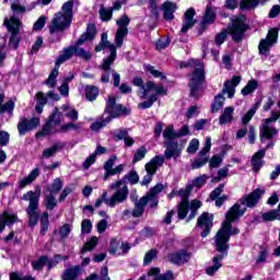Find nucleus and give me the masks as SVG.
<instances>
[{"instance_id": "obj_1", "label": "nucleus", "mask_w": 280, "mask_h": 280, "mask_svg": "<svg viewBox=\"0 0 280 280\" xmlns=\"http://www.w3.org/2000/svg\"><path fill=\"white\" fill-rule=\"evenodd\" d=\"M231 21L232 23L228 25V30H223L215 35V45H224V40H226L228 34L232 36V40L234 43H242V40H244L246 32H249L250 30V25L246 24V15L241 13L237 16H234Z\"/></svg>"}, {"instance_id": "obj_2", "label": "nucleus", "mask_w": 280, "mask_h": 280, "mask_svg": "<svg viewBox=\"0 0 280 280\" xmlns=\"http://www.w3.org/2000/svg\"><path fill=\"white\" fill-rule=\"evenodd\" d=\"M62 12L55 13L48 30L49 34H56V32H65L71 27L73 23V0H68L61 7Z\"/></svg>"}, {"instance_id": "obj_3", "label": "nucleus", "mask_w": 280, "mask_h": 280, "mask_svg": "<svg viewBox=\"0 0 280 280\" xmlns=\"http://www.w3.org/2000/svg\"><path fill=\"white\" fill-rule=\"evenodd\" d=\"M42 190L37 186L34 190H28L22 196V200H28V207L26 208V213L28 215V226L34 229L40 221V212L38 211V202L40 200Z\"/></svg>"}, {"instance_id": "obj_4", "label": "nucleus", "mask_w": 280, "mask_h": 280, "mask_svg": "<svg viewBox=\"0 0 280 280\" xmlns=\"http://www.w3.org/2000/svg\"><path fill=\"white\" fill-rule=\"evenodd\" d=\"M188 89L189 97L194 100H200V92L205 84H207V72L205 68H195L192 73L188 74Z\"/></svg>"}, {"instance_id": "obj_5", "label": "nucleus", "mask_w": 280, "mask_h": 280, "mask_svg": "<svg viewBox=\"0 0 280 280\" xmlns=\"http://www.w3.org/2000/svg\"><path fill=\"white\" fill-rule=\"evenodd\" d=\"M62 187H65V182L62 178L56 177L51 184H48L44 187L45 194V207L48 211H54L56 207H58V201L56 200V196L62 191Z\"/></svg>"}, {"instance_id": "obj_6", "label": "nucleus", "mask_w": 280, "mask_h": 280, "mask_svg": "<svg viewBox=\"0 0 280 280\" xmlns=\"http://www.w3.org/2000/svg\"><path fill=\"white\" fill-rule=\"evenodd\" d=\"M4 25L8 32L11 34L9 38V46L15 50L19 49V45H21V37L18 36L21 34V20L13 15L10 18V20H4Z\"/></svg>"}, {"instance_id": "obj_7", "label": "nucleus", "mask_w": 280, "mask_h": 280, "mask_svg": "<svg viewBox=\"0 0 280 280\" xmlns=\"http://www.w3.org/2000/svg\"><path fill=\"white\" fill-rule=\"evenodd\" d=\"M192 254L187 250V248H182L170 253L167 255V261L173 266H185V264H189L191 261Z\"/></svg>"}, {"instance_id": "obj_8", "label": "nucleus", "mask_w": 280, "mask_h": 280, "mask_svg": "<svg viewBox=\"0 0 280 280\" xmlns=\"http://www.w3.org/2000/svg\"><path fill=\"white\" fill-rule=\"evenodd\" d=\"M266 194V189L256 188L250 194L244 195L240 202L241 205L247 207L248 209H255L257 205H259V201L261 198H264V195Z\"/></svg>"}, {"instance_id": "obj_9", "label": "nucleus", "mask_w": 280, "mask_h": 280, "mask_svg": "<svg viewBox=\"0 0 280 280\" xmlns=\"http://www.w3.org/2000/svg\"><path fill=\"white\" fill-rule=\"evenodd\" d=\"M213 214L209 212H202L197 219V226L199 229H203L200 233V236L205 240V237H209L211 234V229H213Z\"/></svg>"}, {"instance_id": "obj_10", "label": "nucleus", "mask_w": 280, "mask_h": 280, "mask_svg": "<svg viewBox=\"0 0 280 280\" xmlns=\"http://www.w3.org/2000/svg\"><path fill=\"white\" fill-rule=\"evenodd\" d=\"M38 126H40V118L33 117L27 119L25 117H21L18 122V131L20 137H25L30 130H35V128H38Z\"/></svg>"}, {"instance_id": "obj_11", "label": "nucleus", "mask_w": 280, "mask_h": 280, "mask_svg": "<svg viewBox=\"0 0 280 280\" xmlns=\"http://www.w3.org/2000/svg\"><path fill=\"white\" fill-rule=\"evenodd\" d=\"M58 117V107H55V109L52 110V113L49 115L48 120L46 121V124L42 127V130L38 131L35 135L36 139H40V137H47V135H51L54 132H58V131H54L51 132V125L54 124L55 126H60L61 120Z\"/></svg>"}, {"instance_id": "obj_12", "label": "nucleus", "mask_w": 280, "mask_h": 280, "mask_svg": "<svg viewBox=\"0 0 280 280\" xmlns=\"http://www.w3.org/2000/svg\"><path fill=\"white\" fill-rule=\"evenodd\" d=\"M115 60H117V49L109 50V56L104 58L102 63L104 73L101 77V82H103V84H108V82H110V67Z\"/></svg>"}, {"instance_id": "obj_13", "label": "nucleus", "mask_w": 280, "mask_h": 280, "mask_svg": "<svg viewBox=\"0 0 280 280\" xmlns=\"http://www.w3.org/2000/svg\"><path fill=\"white\" fill-rule=\"evenodd\" d=\"M109 102L114 103L112 110H114L116 119H119V117H129V115H132V108L126 107L120 103L117 104V97L109 95L106 103L109 104Z\"/></svg>"}, {"instance_id": "obj_14", "label": "nucleus", "mask_w": 280, "mask_h": 280, "mask_svg": "<svg viewBox=\"0 0 280 280\" xmlns=\"http://www.w3.org/2000/svg\"><path fill=\"white\" fill-rule=\"evenodd\" d=\"M233 222L230 219H225L223 223L221 224V229L217 232L214 236V242H215V248L221 245L224 238L229 235V232L233 229Z\"/></svg>"}, {"instance_id": "obj_15", "label": "nucleus", "mask_w": 280, "mask_h": 280, "mask_svg": "<svg viewBox=\"0 0 280 280\" xmlns=\"http://www.w3.org/2000/svg\"><path fill=\"white\" fill-rule=\"evenodd\" d=\"M130 190L128 186L125 185L122 188L118 189L110 198H109V207L114 208L121 202H126L128 200V196Z\"/></svg>"}, {"instance_id": "obj_16", "label": "nucleus", "mask_w": 280, "mask_h": 280, "mask_svg": "<svg viewBox=\"0 0 280 280\" xmlns=\"http://www.w3.org/2000/svg\"><path fill=\"white\" fill-rule=\"evenodd\" d=\"M196 16V9L189 8L184 13V23L182 26V34H187L194 25H196V20L194 19Z\"/></svg>"}, {"instance_id": "obj_17", "label": "nucleus", "mask_w": 280, "mask_h": 280, "mask_svg": "<svg viewBox=\"0 0 280 280\" xmlns=\"http://www.w3.org/2000/svg\"><path fill=\"white\" fill-rule=\"evenodd\" d=\"M161 10L163 12L164 21H174V13L178 10V4H176V2L165 1L161 5Z\"/></svg>"}, {"instance_id": "obj_18", "label": "nucleus", "mask_w": 280, "mask_h": 280, "mask_svg": "<svg viewBox=\"0 0 280 280\" xmlns=\"http://www.w3.org/2000/svg\"><path fill=\"white\" fill-rule=\"evenodd\" d=\"M244 213H246V208L242 209V205L236 202L225 213V220L236 222V220L243 218Z\"/></svg>"}, {"instance_id": "obj_19", "label": "nucleus", "mask_w": 280, "mask_h": 280, "mask_svg": "<svg viewBox=\"0 0 280 280\" xmlns=\"http://www.w3.org/2000/svg\"><path fill=\"white\" fill-rule=\"evenodd\" d=\"M97 36V26L94 23H89L85 33L78 38L77 45H83L86 40H93Z\"/></svg>"}, {"instance_id": "obj_20", "label": "nucleus", "mask_w": 280, "mask_h": 280, "mask_svg": "<svg viewBox=\"0 0 280 280\" xmlns=\"http://www.w3.org/2000/svg\"><path fill=\"white\" fill-rule=\"evenodd\" d=\"M16 220H19L16 214H10V212L3 211L0 214V233L5 231V226H13V224H16Z\"/></svg>"}, {"instance_id": "obj_21", "label": "nucleus", "mask_w": 280, "mask_h": 280, "mask_svg": "<svg viewBox=\"0 0 280 280\" xmlns=\"http://www.w3.org/2000/svg\"><path fill=\"white\" fill-rule=\"evenodd\" d=\"M166 150L164 152L167 161L172 160L173 156H180V150L178 149V141L167 140L164 142Z\"/></svg>"}, {"instance_id": "obj_22", "label": "nucleus", "mask_w": 280, "mask_h": 280, "mask_svg": "<svg viewBox=\"0 0 280 280\" xmlns=\"http://www.w3.org/2000/svg\"><path fill=\"white\" fill-rule=\"evenodd\" d=\"M232 235H240V229L238 228L231 229L228 235L223 238L222 245L218 246L217 248L218 253H221V255H229V248H231V246L229 245V242H231Z\"/></svg>"}, {"instance_id": "obj_23", "label": "nucleus", "mask_w": 280, "mask_h": 280, "mask_svg": "<svg viewBox=\"0 0 280 280\" xmlns=\"http://www.w3.org/2000/svg\"><path fill=\"white\" fill-rule=\"evenodd\" d=\"M104 49H109V51L117 49V46H115V44H112L108 40V33H106V32H103L101 34V40H100L98 45L95 46L94 51H96L98 54L100 51H104Z\"/></svg>"}, {"instance_id": "obj_24", "label": "nucleus", "mask_w": 280, "mask_h": 280, "mask_svg": "<svg viewBox=\"0 0 280 280\" xmlns=\"http://www.w3.org/2000/svg\"><path fill=\"white\" fill-rule=\"evenodd\" d=\"M145 86H147V90L142 92L143 97L148 95L149 91H155L154 95H156V97H159V95H167V90L165 89V86L156 85L154 81H147Z\"/></svg>"}, {"instance_id": "obj_25", "label": "nucleus", "mask_w": 280, "mask_h": 280, "mask_svg": "<svg viewBox=\"0 0 280 280\" xmlns=\"http://www.w3.org/2000/svg\"><path fill=\"white\" fill-rule=\"evenodd\" d=\"M266 156V150H259L252 156L253 172H259L264 167V158Z\"/></svg>"}, {"instance_id": "obj_26", "label": "nucleus", "mask_w": 280, "mask_h": 280, "mask_svg": "<svg viewBox=\"0 0 280 280\" xmlns=\"http://www.w3.org/2000/svg\"><path fill=\"white\" fill-rule=\"evenodd\" d=\"M75 49H77V42L74 43V45L63 48V54L59 55L56 59L58 65H63V62H67V60H71V58L75 56Z\"/></svg>"}, {"instance_id": "obj_27", "label": "nucleus", "mask_w": 280, "mask_h": 280, "mask_svg": "<svg viewBox=\"0 0 280 280\" xmlns=\"http://www.w3.org/2000/svg\"><path fill=\"white\" fill-rule=\"evenodd\" d=\"M3 100H5V94H0V115H4V113L13 115L16 103L11 98L3 104Z\"/></svg>"}, {"instance_id": "obj_28", "label": "nucleus", "mask_w": 280, "mask_h": 280, "mask_svg": "<svg viewBox=\"0 0 280 280\" xmlns=\"http://www.w3.org/2000/svg\"><path fill=\"white\" fill-rule=\"evenodd\" d=\"M277 135H279L277 128L265 125L259 132L260 142L266 143V139L270 141L272 138L277 137Z\"/></svg>"}, {"instance_id": "obj_29", "label": "nucleus", "mask_w": 280, "mask_h": 280, "mask_svg": "<svg viewBox=\"0 0 280 280\" xmlns=\"http://www.w3.org/2000/svg\"><path fill=\"white\" fill-rule=\"evenodd\" d=\"M40 176V168H34L28 176L22 178L19 182V189H25L27 185H32V182H34L36 178Z\"/></svg>"}, {"instance_id": "obj_30", "label": "nucleus", "mask_w": 280, "mask_h": 280, "mask_svg": "<svg viewBox=\"0 0 280 280\" xmlns=\"http://www.w3.org/2000/svg\"><path fill=\"white\" fill-rule=\"evenodd\" d=\"M235 108L233 106L225 107L223 113L219 117L220 126H225V124H231L233 121V113Z\"/></svg>"}, {"instance_id": "obj_31", "label": "nucleus", "mask_w": 280, "mask_h": 280, "mask_svg": "<svg viewBox=\"0 0 280 280\" xmlns=\"http://www.w3.org/2000/svg\"><path fill=\"white\" fill-rule=\"evenodd\" d=\"M113 106H115V103L113 101H109L108 103H106L105 108H104V115H108L106 118H104L103 124L104 126H108V124H110V121H113V119H117V116H115L114 110H113Z\"/></svg>"}, {"instance_id": "obj_32", "label": "nucleus", "mask_w": 280, "mask_h": 280, "mask_svg": "<svg viewBox=\"0 0 280 280\" xmlns=\"http://www.w3.org/2000/svg\"><path fill=\"white\" fill-rule=\"evenodd\" d=\"M36 105H35V110L38 113V115H42L48 100L47 96L45 95L44 92H37L36 95Z\"/></svg>"}, {"instance_id": "obj_33", "label": "nucleus", "mask_w": 280, "mask_h": 280, "mask_svg": "<svg viewBox=\"0 0 280 280\" xmlns=\"http://www.w3.org/2000/svg\"><path fill=\"white\" fill-rule=\"evenodd\" d=\"M217 20H218V13H215V11L211 5H207L202 21L205 23H208L209 25H213V23H215Z\"/></svg>"}, {"instance_id": "obj_34", "label": "nucleus", "mask_w": 280, "mask_h": 280, "mask_svg": "<svg viewBox=\"0 0 280 280\" xmlns=\"http://www.w3.org/2000/svg\"><path fill=\"white\" fill-rule=\"evenodd\" d=\"M39 224H40L39 234L47 235V233L49 231V212L48 211H44L42 213L40 219H39Z\"/></svg>"}, {"instance_id": "obj_35", "label": "nucleus", "mask_w": 280, "mask_h": 280, "mask_svg": "<svg viewBox=\"0 0 280 280\" xmlns=\"http://www.w3.org/2000/svg\"><path fill=\"white\" fill-rule=\"evenodd\" d=\"M259 88V82L255 79H250L247 84L241 90L242 95L246 97L247 95L253 94L254 91H257Z\"/></svg>"}, {"instance_id": "obj_36", "label": "nucleus", "mask_w": 280, "mask_h": 280, "mask_svg": "<svg viewBox=\"0 0 280 280\" xmlns=\"http://www.w3.org/2000/svg\"><path fill=\"white\" fill-rule=\"evenodd\" d=\"M226 98L224 97V94H218L214 97V102L210 105L211 113H218L224 108V101Z\"/></svg>"}, {"instance_id": "obj_37", "label": "nucleus", "mask_w": 280, "mask_h": 280, "mask_svg": "<svg viewBox=\"0 0 280 280\" xmlns=\"http://www.w3.org/2000/svg\"><path fill=\"white\" fill-rule=\"evenodd\" d=\"M98 244L100 238H97V236H92L88 242L84 243L83 247L81 248V255L91 253V250L96 248Z\"/></svg>"}, {"instance_id": "obj_38", "label": "nucleus", "mask_w": 280, "mask_h": 280, "mask_svg": "<svg viewBox=\"0 0 280 280\" xmlns=\"http://www.w3.org/2000/svg\"><path fill=\"white\" fill-rule=\"evenodd\" d=\"M191 191H194V185L187 184L186 188H182L176 191L177 196H180L182 200L179 202L189 203V196H191Z\"/></svg>"}, {"instance_id": "obj_39", "label": "nucleus", "mask_w": 280, "mask_h": 280, "mask_svg": "<svg viewBox=\"0 0 280 280\" xmlns=\"http://www.w3.org/2000/svg\"><path fill=\"white\" fill-rule=\"evenodd\" d=\"M100 95V89L95 85H88L85 88V98L88 102H95Z\"/></svg>"}, {"instance_id": "obj_40", "label": "nucleus", "mask_w": 280, "mask_h": 280, "mask_svg": "<svg viewBox=\"0 0 280 280\" xmlns=\"http://www.w3.org/2000/svg\"><path fill=\"white\" fill-rule=\"evenodd\" d=\"M77 58H81V60H84L85 62H89L91 58H93V54L91 51H86V49L82 48V45L78 44L77 39V49H75V55Z\"/></svg>"}, {"instance_id": "obj_41", "label": "nucleus", "mask_w": 280, "mask_h": 280, "mask_svg": "<svg viewBox=\"0 0 280 280\" xmlns=\"http://www.w3.org/2000/svg\"><path fill=\"white\" fill-rule=\"evenodd\" d=\"M266 1H268V0H252L249 2H246V1L242 0L241 3H240V9L242 11L255 10V8H257V5H259V3L261 5H264V3H266Z\"/></svg>"}, {"instance_id": "obj_42", "label": "nucleus", "mask_w": 280, "mask_h": 280, "mask_svg": "<svg viewBox=\"0 0 280 280\" xmlns=\"http://www.w3.org/2000/svg\"><path fill=\"white\" fill-rule=\"evenodd\" d=\"M81 268L80 266H74L72 268H68L66 269L65 273H63V280H75L78 279V276L81 272Z\"/></svg>"}, {"instance_id": "obj_43", "label": "nucleus", "mask_w": 280, "mask_h": 280, "mask_svg": "<svg viewBox=\"0 0 280 280\" xmlns=\"http://www.w3.org/2000/svg\"><path fill=\"white\" fill-rule=\"evenodd\" d=\"M128 36V28H119L115 34V47H121L124 45V38Z\"/></svg>"}, {"instance_id": "obj_44", "label": "nucleus", "mask_w": 280, "mask_h": 280, "mask_svg": "<svg viewBox=\"0 0 280 280\" xmlns=\"http://www.w3.org/2000/svg\"><path fill=\"white\" fill-rule=\"evenodd\" d=\"M262 222H275V220H278L280 222V214L277 211V209L269 210L267 212H264L261 214Z\"/></svg>"}, {"instance_id": "obj_45", "label": "nucleus", "mask_w": 280, "mask_h": 280, "mask_svg": "<svg viewBox=\"0 0 280 280\" xmlns=\"http://www.w3.org/2000/svg\"><path fill=\"white\" fill-rule=\"evenodd\" d=\"M272 43H270L268 39H260L258 45V52L260 56H267L270 54V49L272 47Z\"/></svg>"}, {"instance_id": "obj_46", "label": "nucleus", "mask_w": 280, "mask_h": 280, "mask_svg": "<svg viewBox=\"0 0 280 280\" xmlns=\"http://www.w3.org/2000/svg\"><path fill=\"white\" fill-rule=\"evenodd\" d=\"M222 155H213L210 159L209 168L214 170L215 167H220L222 165V161L224 160V154H226V150L221 151Z\"/></svg>"}, {"instance_id": "obj_47", "label": "nucleus", "mask_w": 280, "mask_h": 280, "mask_svg": "<svg viewBox=\"0 0 280 280\" xmlns=\"http://www.w3.org/2000/svg\"><path fill=\"white\" fill-rule=\"evenodd\" d=\"M48 261H49V257L48 256H40L37 260H33L31 262V266H32L33 270L40 271V270H43V268H45V265Z\"/></svg>"}, {"instance_id": "obj_48", "label": "nucleus", "mask_w": 280, "mask_h": 280, "mask_svg": "<svg viewBox=\"0 0 280 280\" xmlns=\"http://www.w3.org/2000/svg\"><path fill=\"white\" fill-rule=\"evenodd\" d=\"M189 214V203L179 202L177 206V218L178 220H185Z\"/></svg>"}, {"instance_id": "obj_49", "label": "nucleus", "mask_w": 280, "mask_h": 280, "mask_svg": "<svg viewBox=\"0 0 280 280\" xmlns=\"http://www.w3.org/2000/svg\"><path fill=\"white\" fill-rule=\"evenodd\" d=\"M144 71H147V73H151L153 78H160V80L162 81L167 80V77L163 74V72H161L160 70H155L154 66L152 65L144 66Z\"/></svg>"}, {"instance_id": "obj_50", "label": "nucleus", "mask_w": 280, "mask_h": 280, "mask_svg": "<svg viewBox=\"0 0 280 280\" xmlns=\"http://www.w3.org/2000/svg\"><path fill=\"white\" fill-rule=\"evenodd\" d=\"M154 102H159V97L156 96V94H151V96L147 101L138 104V108H141L142 110L152 108Z\"/></svg>"}, {"instance_id": "obj_51", "label": "nucleus", "mask_w": 280, "mask_h": 280, "mask_svg": "<svg viewBox=\"0 0 280 280\" xmlns=\"http://www.w3.org/2000/svg\"><path fill=\"white\" fill-rule=\"evenodd\" d=\"M145 154H148V149L142 145L133 154L132 163H139V161H143L145 159Z\"/></svg>"}, {"instance_id": "obj_52", "label": "nucleus", "mask_w": 280, "mask_h": 280, "mask_svg": "<svg viewBox=\"0 0 280 280\" xmlns=\"http://www.w3.org/2000/svg\"><path fill=\"white\" fill-rule=\"evenodd\" d=\"M172 45V39L170 37L166 38H159L155 42V49L156 51H163V49H167Z\"/></svg>"}, {"instance_id": "obj_53", "label": "nucleus", "mask_w": 280, "mask_h": 280, "mask_svg": "<svg viewBox=\"0 0 280 280\" xmlns=\"http://www.w3.org/2000/svg\"><path fill=\"white\" fill-rule=\"evenodd\" d=\"M163 138L167 141H174V139H178L177 132L174 131V126H167L163 131Z\"/></svg>"}, {"instance_id": "obj_54", "label": "nucleus", "mask_w": 280, "mask_h": 280, "mask_svg": "<svg viewBox=\"0 0 280 280\" xmlns=\"http://www.w3.org/2000/svg\"><path fill=\"white\" fill-rule=\"evenodd\" d=\"M101 21L108 22L113 19V8L106 9L104 5L100 9Z\"/></svg>"}, {"instance_id": "obj_55", "label": "nucleus", "mask_w": 280, "mask_h": 280, "mask_svg": "<svg viewBox=\"0 0 280 280\" xmlns=\"http://www.w3.org/2000/svg\"><path fill=\"white\" fill-rule=\"evenodd\" d=\"M208 178H209V175H207V174L196 177L192 180V184H190V185H192V189H194V187H197V189H201V187H205V185H207Z\"/></svg>"}, {"instance_id": "obj_56", "label": "nucleus", "mask_w": 280, "mask_h": 280, "mask_svg": "<svg viewBox=\"0 0 280 280\" xmlns=\"http://www.w3.org/2000/svg\"><path fill=\"white\" fill-rule=\"evenodd\" d=\"M60 148V145L54 144L52 147L45 149L42 153L43 159H51V156H54V154H56Z\"/></svg>"}, {"instance_id": "obj_57", "label": "nucleus", "mask_w": 280, "mask_h": 280, "mask_svg": "<svg viewBox=\"0 0 280 280\" xmlns=\"http://www.w3.org/2000/svg\"><path fill=\"white\" fill-rule=\"evenodd\" d=\"M163 189H165V186H163V184L159 183L155 186H153L152 188H150V190L147 192L149 195V197L154 200V198H156V196H159V194H161V191H163Z\"/></svg>"}, {"instance_id": "obj_58", "label": "nucleus", "mask_w": 280, "mask_h": 280, "mask_svg": "<svg viewBox=\"0 0 280 280\" xmlns=\"http://www.w3.org/2000/svg\"><path fill=\"white\" fill-rule=\"evenodd\" d=\"M265 40H268L269 43L275 45V43H277V40H279V28L273 27V28L269 30V32L267 34V38H265Z\"/></svg>"}, {"instance_id": "obj_59", "label": "nucleus", "mask_w": 280, "mask_h": 280, "mask_svg": "<svg viewBox=\"0 0 280 280\" xmlns=\"http://www.w3.org/2000/svg\"><path fill=\"white\" fill-rule=\"evenodd\" d=\"M159 255V250L156 249H150L145 253L143 265L148 266L149 264H152V260L156 259V256Z\"/></svg>"}, {"instance_id": "obj_60", "label": "nucleus", "mask_w": 280, "mask_h": 280, "mask_svg": "<svg viewBox=\"0 0 280 280\" xmlns=\"http://www.w3.org/2000/svg\"><path fill=\"white\" fill-rule=\"evenodd\" d=\"M199 148H200V140L194 138L189 142L186 152H188V154H196V152H198Z\"/></svg>"}, {"instance_id": "obj_61", "label": "nucleus", "mask_w": 280, "mask_h": 280, "mask_svg": "<svg viewBox=\"0 0 280 280\" xmlns=\"http://www.w3.org/2000/svg\"><path fill=\"white\" fill-rule=\"evenodd\" d=\"M222 93H228L229 100L235 96V88L231 84V81H225L223 85Z\"/></svg>"}, {"instance_id": "obj_62", "label": "nucleus", "mask_w": 280, "mask_h": 280, "mask_svg": "<svg viewBox=\"0 0 280 280\" xmlns=\"http://www.w3.org/2000/svg\"><path fill=\"white\" fill-rule=\"evenodd\" d=\"M127 178L130 185H137V183H139V174L135 170L129 171V174L125 175L122 177V180H126Z\"/></svg>"}, {"instance_id": "obj_63", "label": "nucleus", "mask_w": 280, "mask_h": 280, "mask_svg": "<svg viewBox=\"0 0 280 280\" xmlns=\"http://www.w3.org/2000/svg\"><path fill=\"white\" fill-rule=\"evenodd\" d=\"M93 231V223L89 219H84L81 223V233L83 235H89Z\"/></svg>"}, {"instance_id": "obj_64", "label": "nucleus", "mask_w": 280, "mask_h": 280, "mask_svg": "<svg viewBox=\"0 0 280 280\" xmlns=\"http://www.w3.org/2000/svg\"><path fill=\"white\" fill-rule=\"evenodd\" d=\"M69 130H80V125L73 122L63 124L57 132H69Z\"/></svg>"}]
</instances>
